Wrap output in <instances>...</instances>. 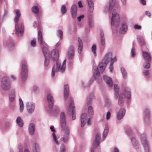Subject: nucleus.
<instances>
[{
  "mask_svg": "<svg viewBox=\"0 0 152 152\" xmlns=\"http://www.w3.org/2000/svg\"><path fill=\"white\" fill-rule=\"evenodd\" d=\"M16 122L18 125L20 127H22L23 125V122L20 117H18L16 120Z\"/></svg>",
  "mask_w": 152,
  "mask_h": 152,
  "instance_id": "obj_28",
  "label": "nucleus"
},
{
  "mask_svg": "<svg viewBox=\"0 0 152 152\" xmlns=\"http://www.w3.org/2000/svg\"><path fill=\"white\" fill-rule=\"evenodd\" d=\"M84 18V15H81L79 17L77 18V20L79 21H80L81 19L83 18Z\"/></svg>",
  "mask_w": 152,
  "mask_h": 152,
  "instance_id": "obj_53",
  "label": "nucleus"
},
{
  "mask_svg": "<svg viewBox=\"0 0 152 152\" xmlns=\"http://www.w3.org/2000/svg\"><path fill=\"white\" fill-rule=\"evenodd\" d=\"M94 111L92 107L91 106L88 107V115L89 116L93 115L94 114Z\"/></svg>",
  "mask_w": 152,
  "mask_h": 152,
  "instance_id": "obj_32",
  "label": "nucleus"
},
{
  "mask_svg": "<svg viewBox=\"0 0 152 152\" xmlns=\"http://www.w3.org/2000/svg\"><path fill=\"white\" fill-rule=\"evenodd\" d=\"M103 78L104 81L110 87L113 86V82L111 78L110 77H108L107 76L104 75L103 76Z\"/></svg>",
  "mask_w": 152,
  "mask_h": 152,
  "instance_id": "obj_17",
  "label": "nucleus"
},
{
  "mask_svg": "<svg viewBox=\"0 0 152 152\" xmlns=\"http://www.w3.org/2000/svg\"><path fill=\"white\" fill-rule=\"evenodd\" d=\"M108 133V130L107 128H105L103 133V136L104 137H105L107 136Z\"/></svg>",
  "mask_w": 152,
  "mask_h": 152,
  "instance_id": "obj_43",
  "label": "nucleus"
},
{
  "mask_svg": "<svg viewBox=\"0 0 152 152\" xmlns=\"http://www.w3.org/2000/svg\"><path fill=\"white\" fill-rule=\"evenodd\" d=\"M111 114L109 111L107 112L106 115V119L108 120L110 117Z\"/></svg>",
  "mask_w": 152,
  "mask_h": 152,
  "instance_id": "obj_47",
  "label": "nucleus"
},
{
  "mask_svg": "<svg viewBox=\"0 0 152 152\" xmlns=\"http://www.w3.org/2000/svg\"><path fill=\"white\" fill-rule=\"evenodd\" d=\"M36 41L35 39L31 41V45L32 46L34 47L36 45Z\"/></svg>",
  "mask_w": 152,
  "mask_h": 152,
  "instance_id": "obj_48",
  "label": "nucleus"
},
{
  "mask_svg": "<svg viewBox=\"0 0 152 152\" xmlns=\"http://www.w3.org/2000/svg\"><path fill=\"white\" fill-rule=\"evenodd\" d=\"M114 88L115 92V99H117L118 97V94H119V88L118 87L117 85H114Z\"/></svg>",
  "mask_w": 152,
  "mask_h": 152,
  "instance_id": "obj_26",
  "label": "nucleus"
},
{
  "mask_svg": "<svg viewBox=\"0 0 152 152\" xmlns=\"http://www.w3.org/2000/svg\"><path fill=\"white\" fill-rule=\"evenodd\" d=\"M73 105V102L72 101V100H71V102L69 108V112H70L72 113V119L73 120H74L75 119V107Z\"/></svg>",
  "mask_w": 152,
  "mask_h": 152,
  "instance_id": "obj_9",
  "label": "nucleus"
},
{
  "mask_svg": "<svg viewBox=\"0 0 152 152\" xmlns=\"http://www.w3.org/2000/svg\"><path fill=\"white\" fill-rule=\"evenodd\" d=\"M119 19L118 14L116 12V10L114 9L111 18V25L113 26L115 24L118 26L119 24Z\"/></svg>",
  "mask_w": 152,
  "mask_h": 152,
  "instance_id": "obj_5",
  "label": "nucleus"
},
{
  "mask_svg": "<svg viewBox=\"0 0 152 152\" xmlns=\"http://www.w3.org/2000/svg\"><path fill=\"white\" fill-rule=\"evenodd\" d=\"M141 137L142 143L144 145H147V142L146 140L145 134H141Z\"/></svg>",
  "mask_w": 152,
  "mask_h": 152,
  "instance_id": "obj_30",
  "label": "nucleus"
},
{
  "mask_svg": "<svg viewBox=\"0 0 152 152\" xmlns=\"http://www.w3.org/2000/svg\"><path fill=\"white\" fill-rule=\"evenodd\" d=\"M89 98L90 99H92L93 98H94V94H91L89 96Z\"/></svg>",
  "mask_w": 152,
  "mask_h": 152,
  "instance_id": "obj_60",
  "label": "nucleus"
},
{
  "mask_svg": "<svg viewBox=\"0 0 152 152\" xmlns=\"http://www.w3.org/2000/svg\"><path fill=\"white\" fill-rule=\"evenodd\" d=\"M27 108L28 112L29 113H31L34 111L35 109V106L34 103L32 102H28L27 104Z\"/></svg>",
  "mask_w": 152,
  "mask_h": 152,
  "instance_id": "obj_12",
  "label": "nucleus"
},
{
  "mask_svg": "<svg viewBox=\"0 0 152 152\" xmlns=\"http://www.w3.org/2000/svg\"><path fill=\"white\" fill-rule=\"evenodd\" d=\"M18 148L19 150V152H23V148L22 146L19 144L18 146Z\"/></svg>",
  "mask_w": 152,
  "mask_h": 152,
  "instance_id": "obj_46",
  "label": "nucleus"
},
{
  "mask_svg": "<svg viewBox=\"0 0 152 152\" xmlns=\"http://www.w3.org/2000/svg\"><path fill=\"white\" fill-rule=\"evenodd\" d=\"M74 56V48L72 46L70 47L68 51V56L69 59L72 58Z\"/></svg>",
  "mask_w": 152,
  "mask_h": 152,
  "instance_id": "obj_15",
  "label": "nucleus"
},
{
  "mask_svg": "<svg viewBox=\"0 0 152 152\" xmlns=\"http://www.w3.org/2000/svg\"><path fill=\"white\" fill-rule=\"evenodd\" d=\"M142 55L144 59L148 62H150L151 61V56L149 53L145 51H142Z\"/></svg>",
  "mask_w": 152,
  "mask_h": 152,
  "instance_id": "obj_11",
  "label": "nucleus"
},
{
  "mask_svg": "<svg viewBox=\"0 0 152 152\" xmlns=\"http://www.w3.org/2000/svg\"><path fill=\"white\" fill-rule=\"evenodd\" d=\"M56 72V69L55 68V66H53V69L52 70V72L51 74V76L52 77H53L55 75V73Z\"/></svg>",
  "mask_w": 152,
  "mask_h": 152,
  "instance_id": "obj_44",
  "label": "nucleus"
},
{
  "mask_svg": "<svg viewBox=\"0 0 152 152\" xmlns=\"http://www.w3.org/2000/svg\"><path fill=\"white\" fill-rule=\"evenodd\" d=\"M27 68L26 62L24 61L22 62V72L21 76L22 78H24L27 75Z\"/></svg>",
  "mask_w": 152,
  "mask_h": 152,
  "instance_id": "obj_8",
  "label": "nucleus"
},
{
  "mask_svg": "<svg viewBox=\"0 0 152 152\" xmlns=\"http://www.w3.org/2000/svg\"><path fill=\"white\" fill-rule=\"evenodd\" d=\"M116 58L115 57H114V58H111V59L110 60L111 61V63H112V62H113H113L116 61Z\"/></svg>",
  "mask_w": 152,
  "mask_h": 152,
  "instance_id": "obj_56",
  "label": "nucleus"
},
{
  "mask_svg": "<svg viewBox=\"0 0 152 152\" xmlns=\"http://www.w3.org/2000/svg\"><path fill=\"white\" fill-rule=\"evenodd\" d=\"M126 113L125 110L124 108L121 109L117 114V118L119 120L122 119Z\"/></svg>",
  "mask_w": 152,
  "mask_h": 152,
  "instance_id": "obj_13",
  "label": "nucleus"
},
{
  "mask_svg": "<svg viewBox=\"0 0 152 152\" xmlns=\"http://www.w3.org/2000/svg\"><path fill=\"white\" fill-rule=\"evenodd\" d=\"M116 0H110L109 3L106 6L109 11H111L115 4Z\"/></svg>",
  "mask_w": 152,
  "mask_h": 152,
  "instance_id": "obj_16",
  "label": "nucleus"
},
{
  "mask_svg": "<svg viewBox=\"0 0 152 152\" xmlns=\"http://www.w3.org/2000/svg\"><path fill=\"white\" fill-rule=\"evenodd\" d=\"M145 14L147 16L150 17L151 15V13L149 11H146L145 12Z\"/></svg>",
  "mask_w": 152,
  "mask_h": 152,
  "instance_id": "obj_55",
  "label": "nucleus"
},
{
  "mask_svg": "<svg viewBox=\"0 0 152 152\" xmlns=\"http://www.w3.org/2000/svg\"><path fill=\"white\" fill-rule=\"evenodd\" d=\"M78 41L79 42L78 52L79 53H80L83 48V43L81 40L80 38H78Z\"/></svg>",
  "mask_w": 152,
  "mask_h": 152,
  "instance_id": "obj_25",
  "label": "nucleus"
},
{
  "mask_svg": "<svg viewBox=\"0 0 152 152\" xmlns=\"http://www.w3.org/2000/svg\"><path fill=\"white\" fill-rule=\"evenodd\" d=\"M15 12L16 15L14 20L15 23V29L16 33L18 34H22L24 31V26L22 23L19 21V18L21 14L18 10H17Z\"/></svg>",
  "mask_w": 152,
  "mask_h": 152,
  "instance_id": "obj_4",
  "label": "nucleus"
},
{
  "mask_svg": "<svg viewBox=\"0 0 152 152\" xmlns=\"http://www.w3.org/2000/svg\"><path fill=\"white\" fill-rule=\"evenodd\" d=\"M79 6L80 7H83V5H82L81 2L80 1H79L78 3Z\"/></svg>",
  "mask_w": 152,
  "mask_h": 152,
  "instance_id": "obj_61",
  "label": "nucleus"
},
{
  "mask_svg": "<svg viewBox=\"0 0 152 152\" xmlns=\"http://www.w3.org/2000/svg\"><path fill=\"white\" fill-rule=\"evenodd\" d=\"M29 130L30 134L31 135H33L35 130V127L34 124L33 123H31L29 125Z\"/></svg>",
  "mask_w": 152,
  "mask_h": 152,
  "instance_id": "obj_24",
  "label": "nucleus"
},
{
  "mask_svg": "<svg viewBox=\"0 0 152 152\" xmlns=\"http://www.w3.org/2000/svg\"><path fill=\"white\" fill-rule=\"evenodd\" d=\"M15 91L13 90L12 91L11 94L9 95V99L10 101L12 102H13L15 99Z\"/></svg>",
  "mask_w": 152,
  "mask_h": 152,
  "instance_id": "obj_27",
  "label": "nucleus"
},
{
  "mask_svg": "<svg viewBox=\"0 0 152 152\" xmlns=\"http://www.w3.org/2000/svg\"><path fill=\"white\" fill-rule=\"evenodd\" d=\"M145 119L148 118H149V110L147 109H145Z\"/></svg>",
  "mask_w": 152,
  "mask_h": 152,
  "instance_id": "obj_38",
  "label": "nucleus"
},
{
  "mask_svg": "<svg viewBox=\"0 0 152 152\" xmlns=\"http://www.w3.org/2000/svg\"><path fill=\"white\" fill-rule=\"evenodd\" d=\"M127 30V27L126 23H124L122 24V26L120 29V32L121 33H124Z\"/></svg>",
  "mask_w": 152,
  "mask_h": 152,
  "instance_id": "obj_23",
  "label": "nucleus"
},
{
  "mask_svg": "<svg viewBox=\"0 0 152 152\" xmlns=\"http://www.w3.org/2000/svg\"><path fill=\"white\" fill-rule=\"evenodd\" d=\"M140 2L143 5L146 4V1L145 0H140Z\"/></svg>",
  "mask_w": 152,
  "mask_h": 152,
  "instance_id": "obj_59",
  "label": "nucleus"
},
{
  "mask_svg": "<svg viewBox=\"0 0 152 152\" xmlns=\"http://www.w3.org/2000/svg\"><path fill=\"white\" fill-rule=\"evenodd\" d=\"M49 63V61L48 60L47 58L46 57L45 62V66H47Z\"/></svg>",
  "mask_w": 152,
  "mask_h": 152,
  "instance_id": "obj_49",
  "label": "nucleus"
},
{
  "mask_svg": "<svg viewBox=\"0 0 152 152\" xmlns=\"http://www.w3.org/2000/svg\"><path fill=\"white\" fill-rule=\"evenodd\" d=\"M59 52L58 50L56 49H54L52 51L51 56L53 57L54 60L56 61V70L59 71L60 72H63L66 68V60H65L64 61L62 66H61L60 62L57 60L59 56Z\"/></svg>",
  "mask_w": 152,
  "mask_h": 152,
  "instance_id": "obj_3",
  "label": "nucleus"
},
{
  "mask_svg": "<svg viewBox=\"0 0 152 152\" xmlns=\"http://www.w3.org/2000/svg\"><path fill=\"white\" fill-rule=\"evenodd\" d=\"M38 41L39 43L42 46H47V44L43 41L42 33L40 30H39L38 32Z\"/></svg>",
  "mask_w": 152,
  "mask_h": 152,
  "instance_id": "obj_10",
  "label": "nucleus"
},
{
  "mask_svg": "<svg viewBox=\"0 0 152 152\" xmlns=\"http://www.w3.org/2000/svg\"><path fill=\"white\" fill-rule=\"evenodd\" d=\"M131 53H132V57H133L135 56L134 54V50L133 48H132L131 50Z\"/></svg>",
  "mask_w": 152,
  "mask_h": 152,
  "instance_id": "obj_57",
  "label": "nucleus"
},
{
  "mask_svg": "<svg viewBox=\"0 0 152 152\" xmlns=\"http://www.w3.org/2000/svg\"><path fill=\"white\" fill-rule=\"evenodd\" d=\"M100 138V134L99 133H97L96 134L95 139L94 142V145L98 146L99 143V140Z\"/></svg>",
  "mask_w": 152,
  "mask_h": 152,
  "instance_id": "obj_21",
  "label": "nucleus"
},
{
  "mask_svg": "<svg viewBox=\"0 0 152 152\" xmlns=\"http://www.w3.org/2000/svg\"><path fill=\"white\" fill-rule=\"evenodd\" d=\"M69 94V87L68 85L64 86V98L66 99L68 96Z\"/></svg>",
  "mask_w": 152,
  "mask_h": 152,
  "instance_id": "obj_22",
  "label": "nucleus"
},
{
  "mask_svg": "<svg viewBox=\"0 0 152 152\" xmlns=\"http://www.w3.org/2000/svg\"><path fill=\"white\" fill-rule=\"evenodd\" d=\"M143 66L144 68L147 69H149L150 67V64L149 63V62H146L144 64Z\"/></svg>",
  "mask_w": 152,
  "mask_h": 152,
  "instance_id": "obj_42",
  "label": "nucleus"
},
{
  "mask_svg": "<svg viewBox=\"0 0 152 152\" xmlns=\"http://www.w3.org/2000/svg\"><path fill=\"white\" fill-rule=\"evenodd\" d=\"M65 145L64 144H61L60 147V152H65Z\"/></svg>",
  "mask_w": 152,
  "mask_h": 152,
  "instance_id": "obj_39",
  "label": "nucleus"
},
{
  "mask_svg": "<svg viewBox=\"0 0 152 152\" xmlns=\"http://www.w3.org/2000/svg\"><path fill=\"white\" fill-rule=\"evenodd\" d=\"M134 28L135 29H140L141 28V26L137 25H135L134 26Z\"/></svg>",
  "mask_w": 152,
  "mask_h": 152,
  "instance_id": "obj_52",
  "label": "nucleus"
},
{
  "mask_svg": "<svg viewBox=\"0 0 152 152\" xmlns=\"http://www.w3.org/2000/svg\"><path fill=\"white\" fill-rule=\"evenodd\" d=\"M52 136H53L54 141L55 142V143L57 145H58L59 142L57 140V137H56V136L55 135L54 132H53L52 133Z\"/></svg>",
  "mask_w": 152,
  "mask_h": 152,
  "instance_id": "obj_37",
  "label": "nucleus"
},
{
  "mask_svg": "<svg viewBox=\"0 0 152 152\" xmlns=\"http://www.w3.org/2000/svg\"><path fill=\"white\" fill-rule=\"evenodd\" d=\"M101 36L100 37V43L102 47V48H104L105 45V40L104 36V34L101 30L100 31Z\"/></svg>",
  "mask_w": 152,
  "mask_h": 152,
  "instance_id": "obj_19",
  "label": "nucleus"
},
{
  "mask_svg": "<svg viewBox=\"0 0 152 152\" xmlns=\"http://www.w3.org/2000/svg\"><path fill=\"white\" fill-rule=\"evenodd\" d=\"M60 123L62 129L65 130L64 136L61 139V140L63 141L64 143H66L69 138V128L66 126L65 116L64 113L63 112L61 113L60 114Z\"/></svg>",
  "mask_w": 152,
  "mask_h": 152,
  "instance_id": "obj_2",
  "label": "nucleus"
},
{
  "mask_svg": "<svg viewBox=\"0 0 152 152\" xmlns=\"http://www.w3.org/2000/svg\"><path fill=\"white\" fill-rule=\"evenodd\" d=\"M90 118L87 119V115L86 113H83L81 116V126L82 127L84 126L85 125V123L87 122V125H89L90 124Z\"/></svg>",
  "mask_w": 152,
  "mask_h": 152,
  "instance_id": "obj_7",
  "label": "nucleus"
},
{
  "mask_svg": "<svg viewBox=\"0 0 152 152\" xmlns=\"http://www.w3.org/2000/svg\"><path fill=\"white\" fill-rule=\"evenodd\" d=\"M58 36L60 39L62 38L63 35L62 31L60 30H58Z\"/></svg>",
  "mask_w": 152,
  "mask_h": 152,
  "instance_id": "obj_41",
  "label": "nucleus"
},
{
  "mask_svg": "<svg viewBox=\"0 0 152 152\" xmlns=\"http://www.w3.org/2000/svg\"><path fill=\"white\" fill-rule=\"evenodd\" d=\"M34 148L35 150L37 151V150L39 149V146L37 144H35V145Z\"/></svg>",
  "mask_w": 152,
  "mask_h": 152,
  "instance_id": "obj_58",
  "label": "nucleus"
},
{
  "mask_svg": "<svg viewBox=\"0 0 152 152\" xmlns=\"http://www.w3.org/2000/svg\"><path fill=\"white\" fill-rule=\"evenodd\" d=\"M121 70L123 75V77L124 78H126V77L127 73L125 70L124 68L123 67H122L121 68Z\"/></svg>",
  "mask_w": 152,
  "mask_h": 152,
  "instance_id": "obj_36",
  "label": "nucleus"
},
{
  "mask_svg": "<svg viewBox=\"0 0 152 152\" xmlns=\"http://www.w3.org/2000/svg\"><path fill=\"white\" fill-rule=\"evenodd\" d=\"M121 1L124 5L126 4V0H121Z\"/></svg>",
  "mask_w": 152,
  "mask_h": 152,
  "instance_id": "obj_63",
  "label": "nucleus"
},
{
  "mask_svg": "<svg viewBox=\"0 0 152 152\" xmlns=\"http://www.w3.org/2000/svg\"><path fill=\"white\" fill-rule=\"evenodd\" d=\"M42 50L45 56L46 57V55L49 53L48 47L47 46L43 47L42 48Z\"/></svg>",
  "mask_w": 152,
  "mask_h": 152,
  "instance_id": "obj_33",
  "label": "nucleus"
},
{
  "mask_svg": "<svg viewBox=\"0 0 152 152\" xmlns=\"http://www.w3.org/2000/svg\"><path fill=\"white\" fill-rule=\"evenodd\" d=\"M1 86L2 88L5 90H7L10 88V83L6 77L2 79Z\"/></svg>",
  "mask_w": 152,
  "mask_h": 152,
  "instance_id": "obj_6",
  "label": "nucleus"
},
{
  "mask_svg": "<svg viewBox=\"0 0 152 152\" xmlns=\"http://www.w3.org/2000/svg\"><path fill=\"white\" fill-rule=\"evenodd\" d=\"M32 10L33 12L37 14L39 13L40 11L39 9L37 6L33 7L32 8Z\"/></svg>",
  "mask_w": 152,
  "mask_h": 152,
  "instance_id": "obj_31",
  "label": "nucleus"
},
{
  "mask_svg": "<svg viewBox=\"0 0 152 152\" xmlns=\"http://www.w3.org/2000/svg\"><path fill=\"white\" fill-rule=\"evenodd\" d=\"M71 15L73 18H75L77 16V7L75 5H73L71 8Z\"/></svg>",
  "mask_w": 152,
  "mask_h": 152,
  "instance_id": "obj_18",
  "label": "nucleus"
},
{
  "mask_svg": "<svg viewBox=\"0 0 152 152\" xmlns=\"http://www.w3.org/2000/svg\"><path fill=\"white\" fill-rule=\"evenodd\" d=\"M61 10L63 14H65L66 11V9L65 5H63L61 7Z\"/></svg>",
  "mask_w": 152,
  "mask_h": 152,
  "instance_id": "obj_40",
  "label": "nucleus"
},
{
  "mask_svg": "<svg viewBox=\"0 0 152 152\" xmlns=\"http://www.w3.org/2000/svg\"><path fill=\"white\" fill-rule=\"evenodd\" d=\"M47 98L48 102L49 107L50 108H52L53 107L54 102L53 97L50 94H49L48 95Z\"/></svg>",
  "mask_w": 152,
  "mask_h": 152,
  "instance_id": "obj_14",
  "label": "nucleus"
},
{
  "mask_svg": "<svg viewBox=\"0 0 152 152\" xmlns=\"http://www.w3.org/2000/svg\"><path fill=\"white\" fill-rule=\"evenodd\" d=\"M112 57V53L110 52L108 53L105 55L102 62L99 64L98 67H94V75L95 78L99 75L100 72L102 73L104 70L107 64L111 60Z\"/></svg>",
  "mask_w": 152,
  "mask_h": 152,
  "instance_id": "obj_1",
  "label": "nucleus"
},
{
  "mask_svg": "<svg viewBox=\"0 0 152 152\" xmlns=\"http://www.w3.org/2000/svg\"><path fill=\"white\" fill-rule=\"evenodd\" d=\"M88 5L90 8L91 10L90 12H91L93 11L94 9V4L93 1L92 0H87Z\"/></svg>",
  "mask_w": 152,
  "mask_h": 152,
  "instance_id": "obj_29",
  "label": "nucleus"
},
{
  "mask_svg": "<svg viewBox=\"0 0 152 152\" xmlns=\"http://www.w3.org/2000/svg\"><path fill=\"white\" fill-rule=\"evenodd\" d=\"M113 152H119L118 148H114Z\"/></svg>",
  "mask_w": 152,
  "mask_h": 152,
  "instance_id": "obj_64",
  "label": "nucleus"
},
{
  "mask_svg": "<svg viewBox=\"0 0 152 152\" xmlns=\"http://www.w3.org/2000/svg\"><path fill=\"white\" fill-rule=\"evenodd\" d=\"M132 142L133 145L137 142V140H136L135 138L134 137H132L131 138Z\"/></svg>",
  "mask_w": 152,
  "mask_h": 152,
  "instance_id": "obj_45",
  "label": "nucleus"
},
{
  "mask_svg": "<svg viewBox=\"0 0 152 152\" xmlns=\"http://www.w3.org/2000/svg\"><path fill=\"white\" fill-rule=\"evenodd\" d=\"M127 95V98L128 99H130L131 97V94L130 92L128 91L126 92V94Z\"/></svg>",
  "mask_w": 152,
  "mask_h": 152,
  "instance_id": "obj_54",
  "label": "nucleus"
},
{
  "mask_svg": "<svg viewBox=\"0 0 152 152\" xmlns=\"http://www.w3.org/2000/svg\"><path fill=\"white\" fill-rule=\"evenodd\" d=\"M143 74L144 75H149V71L148 70H144L143 72Z\"/></svg>",
  "mask_w": 152,
  "mask_h": 152,
  "instance_id": "obj_50",
  "label": "nucleus"
},
{
  "mask_svg": "<svg viewBox=\"0 0 152 152\" xmlns=\"http://www.w3.org/2000/svg\"><path fill=\"white\" fill-rule=\"evenodd\" d=\"M50 129L52 132H54L55 131V130L54 129V127L53 126H51L50 127Z\"/></svg>",
  "mask_w": 152,
  "mask_h": 152,
  "instance_id": "obj_62",
  "label": "nucleus"
},
{
  "mask_svg": "<svg viewBox=\"0 0 152 152\" xmlns=\"http://www.w3.org/2000/svg\"><path fill=\"white\" fill-rule=\"evenodd\" d=\"M19 104H20V110L22 112L23 110V102L21 98H20L19 99Z\"/></svg>",
  "mask_w": 152,
  "mask_h": 152,
  "instance_id": "obj_34",
  "label": "nucleus"
},
{
  "mask_svg": "<svg viewBox=\"0 0 152 152\" xmlns=\"http://www.w3.org/2000/svg\"><path fill=\"white\" fill-rule=\"evenodd\" d=\"M125 97L124 94L121 93L120 95L118 100V104L120 106L124 104V99Z\"/></svg>",
  "mask_w": 152,
  "mask_h": 152,
  "instance_id": "obj_20",
  "label": "nucleus"
},
{
  "mask_svg": "<svg viewBox=\"0 0 152 152\" xmlns=\"http://www.w3.org/2000/svg\"><path fill=\"white\" fill-rule=\"evenodd\" d=\"M92 52L94 53V55L95 56H96V46L95 45H94L91 48Z\"/></svg>",
  "mask_w": 152,
  "mask_h": 152,
  "instance_id": "obj_35",
  "label": "nucleus"
},
{
  "mask_svg": "<svg viewBox=\"0 0 152 152\" xmlns=\"http://www.w3.org/2000/svg\"><path fill=\"white\" fill-rule=\"evenodd\" d=\"M109 69L111 72H112L113 70V62L111 63L109 67Z\"/></svg>",
  "mask_w": 152,
  "mask_h": 152,
  "instance_id": "obj_51",
  "label": "nucleus"
}]
</instances>
